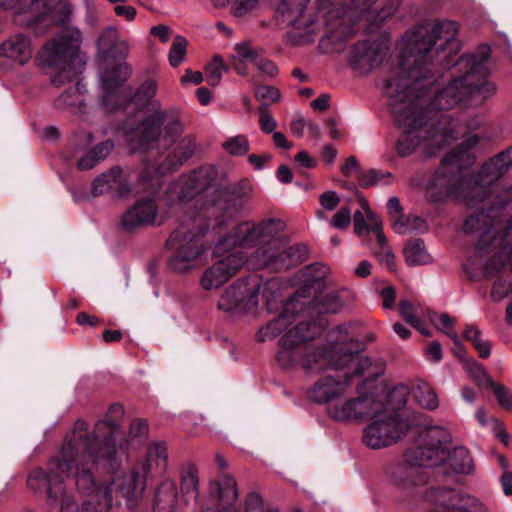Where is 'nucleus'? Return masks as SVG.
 I'll use <instances>...</instances> for the list:
<instances>
[{
	"label": "nucleus",
	"instance_id": "aec40b11",
	"mask_svg": "<svg viewBox=\"0 0 512 512\" xmlns=\"http://www.w3.org/2000/svg\"><path fill=\"white\" fill-rule=\"evenodd\" d=\"M158 216V206L153 198L138 200L122 216L121 226L126 231H133L138 227L153 225Z\"/></svg>",
	"mask_w": 512,
	"mask_h": 512
},
{
	"label": "nucleus",
	"instance_id": "c03bdc74",
	"mask_svg": "<svg viewBox=\"0 0 512 512\" xmlns=\"http://www.w3.org/2000/svg\"><path fill=\"white\" fill-rule=\"evenodd\" d=\"M392 227L397 234H407L413 230H427L424 220L419 217H405L403 214L391 219Z\"/></svg>",
	"mask_w": 512,
	"mask_h": 512
},
{
	"label": "nucleus",
	"instance_id": "bb28decb",
	"mask_svg": "<svg viewBox=\"0 0 512 512\" xmlns=\"http://www.w3.org/2000/svg\"><path fill=\"white\" fill-rule=\"evenodd\" d=\"M97 48L103 56H126L129 46L124 40L119 39V32L115 27L105 28L98 37Z\"/></svg>",
	"mask_w": 512,
	"mask_h": 512
},
{
	"label": "nucleus",
	"instance_id": "338daca9",
	"mask_svg": "<svg viewBox=\"0 0 512 512\" xmlns=\"http://www.w3.org/2000/svg\"><path fill=\"white\" fill-rule=\"evenodd\" d=\"M256 68L260 73L267 76H275L278 73L277 66L270 60L263 58L259 55L257 61L255 62Z\"/></svg>",
	"mask_w": 512,
	"mask_h": 512
},
{
	"label": "nucleus",
	"instance_id": "7c9ffc66",
	"mask_svg": "<svg viewBox=\"0 0 512 512\" xmlns=\"http://www.w3.org/2000/svg\"><path fill=\"white\" fill-rule=\"evenodd\" d=\"M198 470L193 464H186L180 471V491L185 500H198L199 498Z\"/></svg>",
	"mask_w": 512,
	"mask_h": 512
},
{
	"label": "nucleus",
	"instance_id": "a878e982",
	"mask_svg": "<svg viewBox=\"0 0 512 512\" xmlns=\"http://www.w3.org/2000/svg\"><path fill=\"white\" fill-rule=\"evenodd\" d=\"M114 191L119 196H124L130 191L128 185L122 179V169L113 167L99 175L93 182L94 195Z\"/></svg>",
	"mask_w": 512,
	"mask_h": 512
},
{
	"label": "nucleus",
	"instance_id": "680f3d73",
	"mask_svg": "<svg viewBox=\"0 0 512 512\" xmlns=\"http://www.w3.org/2000/svg\"><path fill=\"white\" fill-rule=\"evenodd\" d=\"M494 393L499 405L507 410L512 411V393L503 385H495Z\"/></svg>",
	"mask_w": 512,
	"mask_h": 512
},
{
	"label": "nucleus",
	"instance_id": "603ef678",
	"mask_svg": "<svg viewBox=\"0 0 512 512\" xmlns=\"http://www.w3.org/2000/svg\"><path fill=\"white\" fill-rule=\"evenodd\" d=\"M310 255L309 247L304 243L290 246V265H298L305 262Z\"/></svg>",
	"mask_w": 512,
	"mask_h": 512
},
{
	"label": "nucleus",
	"instance_id": "f704fd0d",
	"mask_svg": "<svg viewBox=\"0 0 512 512\" xmlns=\"http://www.w3.org/2000/svg\"><path fill=\"white\" fill-rule=\"evenodd\" d=\"M404 255L408 265H425L432 261L422 239H410L405 243Z\"/></svg>",
	"mask_w": 512,
	"mask_h": 512
},
{
	"label": "nucleus",
	"instance_id": "052dcab7",
	"mask_svg": "<svg viewBox=\"0 0 512 512\" xmlns=\"http://www.w3.org/2000/svg\"><path fill=\"white\" fill-rule=\"evenodd\" d=\"M364 209L365 213H367V210H370L368 207H365ZM366 218L368 223L366 222L365 215L361 211L358 210L354 213V231L359 236H361L365 230L372 231L370 229L371 221L368 218V214H366Z\"/></svg>",
	"mask_w": 512,
	"mask_h": 512
},
{
	"label": "nucleus",
	"instance_id": "f3484780",
	"mask_svg": "<svg viewBox=\"0 0 512 512\" xmlns=\"http://www.w3.org/2000/svg\"><path fill=\"white\" fill-rule=\"evenodd\" d=\"M388 50L389 46L384 40L357 42L350 53V65L360 74H368L382 63Z\"/></svg>",
	"mask_w": 512,
	"mask_h": 512
},
{
	"label": "nucleus",
	"instance_id": "b1692460",
	"mask_svg": "<svg viewBox=\"0 0 512 512\" xmlns=\"http://www.w3.org/2000/svg\"><path fill=\"white\" fill-rule=\"evenodd\" d=\"M252 195V186L246 180L242 181L239 185L233 187L229 193L225 195L223 202L219 203L222 210L223 224L228 219H233L240 215L246 199Z\"/></svg>",
	"mask_w": 512,
	"mask_h": 512
},
{
	"label": "nucleus",
	"instance_id": "774afa93",
	"mask_svg": "<svg viewBox=\"0 0 512 512\" xmlns=\"http://www.w3.org/2000/svg\"><path fill=\"white\" fill-rule=\"evenodd\" d=\"M509 291V285L502 282H495L491 291V297L495 302H499L508 295Z\"/></svg>",
	"mask_w": 512,
	"mask_h": 512
},
{
	"label": "nucleus",
	"instance_id": "5701e85b",
	"mask_svg": "<svg viewBox=\"0 0 512 512\" xmlns=\"http://www.w3.org/2000/svg\"><path fill=\"white\" fill-rule=\"evenodd\" d=\"M0 55L20 66L27 64L33 55L30 38L23 34L10 36L1 44Z\"/></svg>",
	"mask_w": 512,
	"mask_h": 512
},
{
	"label": "nucleus",
	"instance_id": "0eeeda50",
	"mask_svg": "<svg viewBox=\"0 0 512 512\" xmlns=\"http://www.w3.org/2000/svg\"><path fill=\"white\" fill-rule=\"evenodd\" d=\"M82 35L77 28H68L48 41L39 55L42 65L59 68L52 77L53 85L59 87L67 82L75 81L55 101L58 108L80 107L83 104L84 85L78 77L83 71L84 62L80 56Z\"/></svg>",
	"mask_w": 512,
	"mask_h": 512
},
{
	"label": "nucleus",
	"instance_id": "20e7f679",
	"mask_svg": "<svg viewBox=\"0 0 512 512\" xmlns=\"http://www.w3.org/2000/svg\"><path fill=\"white\" fill-rule=\"evenodd\" d=\"M361 349L360 342L348 337V328L345 325L330 330L325 347L307 354L304 368L309 373H317L326 369L340 370L349 367L352 372H346L343 377L327 375L319 378L308 390L307 398L329 407L337 398L347 395L354 377L377 379L383 370L374 371L371 359L359 354Z\"/></svg>",
	"mask_w": 512,
	"mask_h": 512
},
{
	"label": "nucleus",
	"instance_id": "6e6552de",
	"mask_svg": "<svg viewBox=\"0 0 512 512\" xmlns=\"http://www.w3.org/2000/svg\"><path fill=\"white\" fill-rule=\"evenodd\" d=\"M286 224L278 219L263 220L257 224L242 222L233 228L236 243L241 248H257L246 263L252 269L284 270L288 260Z\"/></svg>",
	"mask_w": 512,
	"mask_h": 512
},
{
	"label": "nucleus",
	"instance_id": "2f4dec72",
	"mask_svg": "<svg viewBox=\"0 0 512 512\" xmlns=\"http://www.w3.org/2000/svg\"><path fill=\"white\" fill-rule=\"evenodd\" d=\"M259 55L260 50L258 48L252 47L247 42L238 43L235 46V55L233 56V66L235 71L241 76L247 75L248 70L246 65L248 63L255 64Z\"/></svg>",
	"mask_w": 512,
	"mask_h": 512
},
{
	"label": "nucleus",
	"instance_id": "0e129e2a",
	"mask_svg": "<svg viewBox=\"0 0 512 512\" xmlns=\"http://www.w3.org/2000/svg\"><path fill=\"white\" fill-rule=\"evenodd\" d=\"M124 2L115 3L114 12L117 16L124 18L127 21H133L136 17L137 11L131 5H126Z\"/></svg>",
	"mask_w": 512,
	"mask_h": 512
},
{
	"label": "nucleus",
	"instance_id": "37998d69",
	"mask_svg": "<svg viewBox=\"0 0 512 512\" xmlns=\"http://www.w3.org/2000/svg\"><path fill=\"white\" fill-rule=\"evenodd\" d=\"M464 337L467 341L472 343V345L479 353V357L485 359L490 356L491 344L488 340L482 338V333L477 326L473 324L467 325L464 332Z\"/></svg>",
	"mask_w": 512,
	"mask_h": 512
},
{
	"label": "nucleus",
	"instance_id": "72a5a7b5",
	"mask_svg": "<svg viewBox=\"0 0 512 512\" xmlns=\"http://www.w3.org/2000/svg\"><path fill=\"white\" fill-rule=\"evenodd\" d=\"M414 400L424 409L436 410L439 407V399L434 388L427 382L419 380L412 387Z\"/></svg>",
	"mask_w": 512,
	"mask_h": 512
},
{
	"label": "nucleus",
	"instance_id": "e433bc0d",
	"mask_svg": "<svg viewBox=\"0 0 512 512\" xmlns=\"http://www.w3.org/2000/svg\"><path fill=\"white\" fill-rule=\"evenodd\" d=\"M177 487L173 480L166 479L161 482L155 494V504L158 509L172 510L177 503Z\"/></svg>",
	"mask_w": 512,
	"mask_h": 512
},
{
	"label": "nucleus",
	"instance_id": "412c9836",
	"mask_svg": "<svg viewBox=\"0 0 512 512\" xmlns=\"http://www.w3.org/2000/svg\"><path fill=\"white\" fill-rule=\"evenodd\" d=\"M309 2L310 0H290V17H293L292 26L299 31L295 35V37L299 36V39L296 40L298 43L313 42L319 31L314 18L305 12Z\"/></svg>",
	"mask_w": 512,
	"mask_h": 512
},
{
	"label": "nucleus",
	"instance_id": "6ab92c4d",
	"mask_svg": "<svg viewBox=\"0 0 512 512\" xmlns=\"http://www.w3.org/2000/svg\"><path fill=\"white\" fill-rule=\"evenodd\" d=\"M258 289L245 282L230 285L221 295L218 307L223 311L248 312L258 305Z\"/></svg>",
	"mask_w": 512,
	"mask_h": 512
},
{
	"label": "nucleus",
	"instance_id": "79ce46f5",
	"mask_svg": "<svg viewBox=\"0 0 512 512\" xmlns=\"http://www.w3.org/2000/svg\"><path fill=\"white\" fill-rule=\"evenodd\" d=\"M321 330L322 325L315 322H300L290 329V345L312 340Z\"/></svg>",
	"mask_w": 512,
	"mask_h": 512
},
{
	"label": "nucleus",
	"instance_id": "4be33fe9",
	"mask_svg": "<svg viewBox=\"0 0 512 512\" xmlns=\"http://www.w3.org/2000/svg\"><path fill=\"white\" fill-rule=\"evenodd\" d=\"M262 297L269 313L288 312V283L280 278H271L265 282Z\"/></svg>",
	"mask_w": 512,
	"mask_h": 512
},
{
	"label": "nucleus",
	"instance_id": "69168bd1",
	"mask_svg": "<svg viewBox=\"0 0 512 512\" xmlns=\"http://www.w3.org/2000/svg\"><path fill=\"white\" fill-rule=\"evenodd\" d=\"M259 123L261 130L265 133H272L276 128V120L267 112L266 108L260 110Z\"/></svg>",
	"mask_w": 512,
	"mask_h": 512
},
{
	"label": "nucleus",
	"instance_id": "7ed1b4c3",
	"mask_svg": "<svg viewBox=\"0 0 512 512\" xmlns=\"http://www.w3.org/2000/svg\"><path fill=\"white\" fill-rule=\"evenodd\" d=\"M450 441V432L441 426L419 432L416 444L405 452L403 463L391 472L398 500L408 509L427 503L429 512H494L490 503L477 496L448 488H424L428 480L425 468L447 461Z\"/></svg>",
	"mask_w": 512,
	"mask_h": 512
},
{
	"label": "nucleus",
	"instance_id": "864d4df0",
	"mask_svg": "<svg viewBox=\"0 0 512 512\" xmlns=\"http://www.w3.org/2000/svg\"><path fill=\"white\" fill-rule=\"evenodd\" d=\"M256 98L267 105L276 102L279 99V92L277 89L271 86H258L255 90Z\"/></svg>",
	"mask_w": 512,
	"mask_h": 512
},
{
	"label": "nucleus",
	"instance_id": "a19ab883",
	"mask_svg": "<svg viewBox=\"0 0 512 512\" xmlns=\"http://www.w3.org/2000/svg\"><path fill=\"white\" fill-rule=\"evenodd\" d=\"M383 399L389 412H395L401 409L407 403L409 388L407 385L399 384L395 386L388 394H374Z\"/></svg>",
	"mask_w": 512,
	"mask_h": 512
},
{
	"label": "nucleus",
	"instance_id": "f8f14e48",
	"mask_svg": "<svg viewBox=\"0 0 512 512\" xmlns=\"http://www.w3.org/2000/svg\"><path fill=\"white\" fill-rule=\"evenodd\" d=\"M0 8L27 26L41 21L61 24L71 13L70 5L63 0H0Z\"/></svg>",
	"mask_w": 512,
	"mask_h": 512
},
{
	"label": "nucleus",
	"instance_id": "ddd939ff",
	"mask_svg": "<svg viewBox=\"0 0 512 512\" xmlns=\"http://www.w3.org/2000/svg\"><path fill=\"white\" fill-rule=\"evenodd\" d=\"M467 183V178L459 172L456 154L452 151L444 157L441 167L436 170L427 183L426 196L432 202L459 198L464 195Z\"/></svg>",
	"mask_w": 512,
	"mask_h": 512
},
{
	"label": "nucleus",
	"instance_id": "09e8293b",
	"mask_svg": "<svg viewBox=\"0 0 512 512\" xmlns=\"http://www.w3.org/2000/svg\"><path fill=\"white\" fill-rule=\"evenodd\" d=\"M148 435V424L143 419L134 420L129 429V442L131 446L141 443Z\"/></svg>",
	"mask_w": 512,
	"mask_h": 512
},
{
	"label": "nucleus",
	"instance_id": "4d7b16f0",
	"mask_svg": "<svg viewBox=\"0 0 512 512\" xmlns=\"http://www.w3.org/2000/svg\"><path fill=\"white\" fill-rule=\"evenodd\" d=\"M288 4L286 0H281L275 8L273 20L275 25L280 29H285L288 27Z\"/></svg>",
	"mask_w": 512,
	"mask_h": 512
},
{
	"label": "nucleus",
	"instance_id": "c85d7f7f",
	"mask_svg": "<svg viewBox=\"0 0 512 512\" xmlns=\"http://www.w3.org/2000/svg\"><path fill=\"white\" fill-rule=\"evenodd\" d=\"M367 214L371 221L370 229L376 235V243L373 247V253L382 263H385L389 269H393L395 257L391 248L387 245V240L382 230V223L371 210H367Z\"/></svg>",
	"mask_w": 512,
	"mask_h": 512
},
{
	"label": "nucleus",
	"instance_id": "473e14b6",
	"mask_svg": "<svg viewBox=\"0 0 512 512\" xmlns=\"http://www.w3.org/2000/svg\"><path fill=\"white\" fill-rule=\"evenodd\" d=\"M130 75L127 63H121L112 70L105 71L101 76V83L105 91V100L114 93V90L124 83Z\"/></svg>",
	"mask_w": 512,
	"mask_h": 512
},
{
	"label": "nucleus",
	"instance_id": "ea45409f",
	"mask_svg": "<svg viewBox=\"0 0 512 512\" xmlns=\"http://www.w3.org/2000/svg\"><path fill=\"white\" fill-rule=\"evenodd\" d=\"M447 460L453 471L458 474H471L474 470L473 459L470 452L464 447H457Z\"/></svg>",
	"mask_w": 512,
	"mask_h": 512
},
{
	"label": "nucleus",
	"instance_id": "c9c22d12",
	"mask_svg": "<svg viewBox=\"0 0 512 512\" xmlns=\"http://www.w3.org/2000/svg\"><path fill=\"white\" fill-rule=\"evenodd\" d=\"M324 268L325 267L322 264H314L308 266L307 270L320 272V270H324ZM323 274L324 271H321V275L308 279L306 283L295 293V295L290 297V305L293 304L295 306V303L300 302L302 298L314 299L322 284Z\"/></svg>",
	"mask_w": 512,
	"mask_h": 512
},
{
	"label": "nucleus",
	"instance_id": "9b49d317",
	"mask_svg": "<svg viewBox=\"0 0 512 512\" xmlns=\"http://www.w3.org/2000/svg\"><path fill=\"white\" fill-rule=\"evenodd\" d=\"M213 254L217 261L203 272L200 279L201 287L208 291L219 288L246 263V254L239 249L233 229L216 243Z\"/></svg>",
	"mask_w": 512,
	"mask_h": 512
},
{
	"label": "nucleus",
	"instance_id": "a211bd4d",
	"mask_svg": "<svg viewBox=\"0 0 512 512\" xmlns=\"http://www.w3.org/2000/svg\"><path fill=\"white\" fill-rule=\"evenodd\" d=\"M277 338L276 361L285 370L288 367V314L286 311L278 313L276 318L262 326L256 334L258 342L272 341Z\"/></svg>",
	"mask_w": 512,
	"mask_h": 512
},
{
	"label": "nucleus",
	"instance_id": "8fccbe9b",
	"mask_svg": "<svg viewBox=\"0 0 512 512\" xmlns=\"http://www.w3.org/2000/svg\"><path fill=\"white\" fill-rule=\"evenodd\" d=\"M217 6H225L230 0H213ZM259 0H232L233 13L236 16H243L253 10Z\"/></svg>",
	"mask_w": 512,
	"mask_h": 512
},
{
	"label": "nucleus",
	"instance_id": "6e6d98bb",
	"mask_svg": "<svg viewBox=\"0 0 512 512\" xmlns=\"http://www.w3.org/2000/svg\"><path fill=\"white\" fill-rule=\"evenodd\" d=\"M431 322L441 331H454L455 319L446 313L430 315Z\"/></svg>",
	"mask_w": 512,
	"mask_h": 512
},
{
	"label": "nucleus",
	"instance_id": "de8ad7c7",
	"mask_svg": "<svg viewBox=\"0 0 512 512\" xmlns=\"http://www.w3.org/2000/svg\"><path fill=\"white\" fill-rule=\"evenodd\" d=\"M223 148L233 156H242L249 150V142L245 136L231 137L223 143Z\"/></svg>",
	"mask_w": 512,
	"mask_h": 512
},
{
	"label": "nucleus",
	"instance_id": "4468645a",
	"mask_svg": "<svg viewBox=\"0 0 512 512\" xmlns=\"http://www.w3.org/2000/svg\"><path fill=\"white\" fill-rule=\"evenodd\" d=\"M365 426L362 441L371 449L388 447L401 439L409 429V423L398 413L389 412L385 406L378 416L370 417Z\"/></svg>",
	"mask_w": 512,
	"mask_h": 512
},
{
	"label": "nucleus",
	"instance_id": "cd10ccee",
	"mask_svg": "<svg viewBox=\"0 0 512 512\" xmlns=\"http://www.w3.org/2000/svg\"><path fill=\"white\" fill-rule=\"evenodd\" d=\"M512 167V146L486 162L481 170L482 181L490 183L504 175Z\"/></svg>",
	"mask_w": 512,
	"mask_h": 512
},
{
	"label": "nucleus",
	"instance_id": "e2e57ef3",
	"mask_svg": "<svg viewBox=\"0 0 512 512\" xmlns=\"http://www.w3.org/2000/svg\"><path fill=\"white\" fill-rule=\"evenodd\" d=\"M321 206L328 210H334L340 203V197L335 191H326L319 196Z\"/></svg>",
	"mask_w": 512,
	"mask_h": 512
},
{
	"label": "nucleus",
	"instance_id": "5fc2aeb1",
	"mask_svg": "<svg viewBox=\"0 0 512 512\" xmlns=\"http://www.w3.org/2000/svg\"><path fill=\"white\" fill-rule=\"evenodd\" d=\"M351 222V210L348 207H341L331 219V225L340 230L348 228Z\"/></svg>",
	"mask_w": 512,
	"mask_h": 512
},
{
	"label": "nucleus",
	"instance_id": "f257e3e1",
	"mask_svg": "<svg viewBox=\"0 0 512 512\" xmlns=\"http://www.w3.org/2000/svg\"><path fill=\"white\" fill-rule=\"evenodd\" d=\"M457 32L454 21H433L417 26L402 37L404 60L385 82L395 122L402 131L396 145L401 157L411 155L419 147L430 153L431 149H440L447 143L453 129L450 117L442 111L462 101L481 106L496 93V86L488 79V46L481 47L477 54L462 55L455 63L462 74L434 97L421 91L433 84L436 63L449 66L453 61L460 49Z\"/></svg>",
	"mask_w": 512,
	"mask_h": 512
},
{
	"label": "nucleus",
	"instance_id": "49530a36",
	"mask_svg": "<svg viewBox=\"0 0 512 512\" xmlns=\"http://www.w3.org/2000/svg\"><path fill=\"white\" fill-rule=\"evenodd\" d=\"M187 41L184 37L178 35L175 37L170 51H169V62L171 66L177 67L185 59Z\"/></svg>",
	"mask_w": 512,
	"mask_h": 512
},
{
	"label": "nucleus",
	"instance_id": "39448f33",
	"mask_svg": "<svg viewBox=\"0 0 512 512\" xmlns=\"http://www.w3.org/2000/svg\"><path fill=\"white\" fill-rule=\"evenodd\" d=\"M181 131V122L166 111H158L136 126L129 122L123 126V132L130 148L133 151H147L150 158L158 156L162 150H168L175 145L164 160L148 163L147 172L154 171L157 175L171 172L193 155L196 143L191 135L176 142Z\"/></svg>",
	"mask_w": 512,
	"mask_h": 512
},
{
	"label": "nucleus",
	"instance_id": "9d476101",
	"mask_svg": "<svg viewBox=\"0 0 512 512\" xmlns=\"http://www.w3.org/2000/svg\"><path fill=\"white\" fill-rule=\"evenodd\" d=\"M200 218L183 221L167 241V247L172 251L168 266L177 273H184L195 267V262L206 251V246L200 236L205 230L200 229Z\"/></svg>",
	"mask_w": 512,
	"mask_h": 512
},
{
	"label": "nucleus",
	"instance_id": "1a4fd4ad",
	"mask_svg": "<svg viewBox=\"0 0 512 512\" xmlns=\"http://www.w3.org/2000/svg\"><path fill=\"white\" fill-rule=\"evenodd\" d=\"M379 0H351L349 7L342 4L334 5L327 13L325 39L332 44L346 41L353 34V26L364 17L379 25L392 12L378 11Z\"/></svg>",
	"mask_w": 512,
	"mask_h": 512
},
{
	"label": "nucleus",
	"instance_id": "bf43d9fd",
	"mask_svg": "<svg viewBox=\"0 0 512 512\" xmlns=\"http://www.w3.org/2000/svg\"><path fill=\"white\" fill-rule=\"evenodd\" d=\"M245 512H279L277 510L264 511V504L261 496L257 493H251L245 501Z\"/></svg>",
	"mask_w": 512,
	"mask_h": 512
},
{
	"label": "nucleus",
	"instance_id": "4c0bfd02",
	"mask_svg": "<svg viewBox=\"0 0 512 512\" xmlns=\"http://www.w3.org/2000/svg\"><path fill=\"white\" fill-rule=\"evenodd\" d=\"M114 148L110 140H106L83 155L77 163L79 170L92 169L101 160H104Z\"/></svg>",
	"mask_w": 512,
	"mask_h": 512
},
{
	"label": "nucleus",
	"instance_id": "423d86ee",
	"mask_svg": "<svg viewBox=\"0 0 512 512\" xmlns=\"http://www.w3.org/2000/svg\"><path fill=\"white\" fill-rule=\"evenodd\" d=\"M468 234H478L474 257L467 265L472 278H492L505 267L512 269V218L507 222L490 219L483 210L471 214L463 224Z\"/></svg>",
	"mask_w": 512,
	"mask_h": 512
},
{
	"label": "nucleus",
	"instance_id": "a18cd8bd",
	"mask_svg": "<svg viewBox=\"0 0 512 512\" xmlns=\"http://www.w3.org/2000/svg\"><path fill=\"white\" fill-rule=\"evenodd\" d=\"M225 65L222 59L215 57L211 62L206 65L205 79L206 82L211 86H217L220 83L223 72L225 71Z\"/></svg>",
	"mask_w": 512,
	"mask_h": 512
},
{
	"label": "nucleus",
	"instance_id": "2eb2a0df",
	"mask_svg": "<svg viewBox=\"0 0 512 512\" xmlns=\"http://www.w3.org/2000/svg\"><path fill=\"white\" fill-rule=\"evenodd\" d=\"M385 403L373 393L356 397H339L326 407L327 415L338 422H363L383 412Z\"/></svg>",
	"mask_w": 512,
	"mask_h": 512
},
{
	"label": "nucleus",
	"instance_id": "393cba45",
	"mask_svg": "<svg viewBox=\"0 0 512 512\" xmlns=\"http://www.w3.org/2000/svg\"><path fill=\"white\" fill-rule=\"evenodd\" d=\"M168 462V450L164 442L156 441L149 445L144 459L136 463V467L148 476L154 471H163Z\"/></svg>",
	"mask_w": 512,
	"mask_h": 512
},
{
	"label": "nucleus",
	"instance_id": "13d9d810",
	"mask_svg": "<svg viewBox=\"0 0 512 512\" xmlns=\"http://www.w3.org/2000/svg\"><path fill=\"white\" fill-rule=\"evenodd\" d=\"M382 179L383 175L373 169L366 172H360L358 174V182L362 188H368L377 185Z\"/></svg>",
	"mask_w": 512,
	"mask_h": 512
},
{
	"label": "nucleus",
	"instance_id": "c756f323",
	"mask_svg": "<svg viewBox=\"0 0 512 512\" xmlns=\"http://www.w3.org/2000/svg\"><path fill=\"white\" fill-rule=\"evenodd\" d=\"M217 495L221 510H207L206 512H239L235 505L238 499L236 481L230 476H223L217 482Z\"/></svg>",
	"mask_w": 512,
	"mask_h": 512
},
{
	"label": "nucleus",
	"instance_id": "58836bf2",
	"mask_svg": "<svg viewBox=\"0 0 512 512\" xmlns=\"http://www.w3.org/2000/svg\"><path fill=\"white\" fill-rule=\"evenodd\" d=\"M348 293L346 289L329 292L314 303L315 309L318 313H337L344 306Z\"/></svg>",
	"mask_w": 512,
	"mask_h": 512
},
{
	"label": "nucleus",
	"instance_id": "dca6fc26",
	"mask_svg": "<svg viewBox=\"0 0 512 512\" xmlns=\"http://www.w3.org/2000/svg\"><path fill=\"white\" fill-rule=\"evenodd\" d=\"M217 177L218 171L215 166H204L189 174L182 175L173 185L172 191L180 201H186L213 188Z\"/></svg>",
	"mask_w": 512,
	"mask_h": 512
},
{
	"label": "nucleus",
	"instance_id": "3c124183",
	"mask_svg": "<svg viewBox=\"0 0 512 512\" xmlns=\"http://www.w3.org/2000/svg\"><path fill=\"white\" fill-rule=\"evenodd\" d=\"M399 313L401 317L412 327L419 329L420 320L415 313L414 305L406 299H403L399 303Z\"/></svg>",
	"mask_w": 512,
	"mask_h": 512
},
{
	"label": "nucleus",
	"instance_id": "f03ea898",
	"mask_svg": "<svg viewBox=\"0 0 512 512\" xmlns=\"http://www.w3.org/2000/svg\"><path fill=\"white\" fill-rule=\"evenodd\" d=\"M117 424L99 421L91 430L86 422L77 420L64 438L59 455L49 463V472L32 470L27 485L33 491H46L49 505L69 504L72 512H108L114 503L133 508L142 498L147 477L134 466L115 475L109 484L95 479L86 464L114 469L124 450L116 444Z\"/></svg>",
	"mask_w": 512,
	"mask_h": 512
}]
</instances>
